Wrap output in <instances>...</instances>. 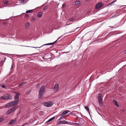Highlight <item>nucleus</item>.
<instances>
[{"label": "nucleus", "instance_id": "obj_1", "mask_svg": "<svg viewBox=\"0 0 126 126\" xmlns=\"http://www.w3.org/2000/svg\"><path fill=\"white\" fill-rule=\"evenodd\" d=\"M45 90V87L44 85H42L41 87L39 93L38 98H40L41 96L43 95V93L44 92Z\"/></svg>", "mask_w": 126, "mask_h": 126}, {"label": "nucleus", "instance_id": "obj_2", "mask_svg": "<svg viewBox=\"0 0 126 126\" xmlns=\"http://www.w3.org/2000/svg\"><path fill=\"white\" fill-rule=\"evenodd\" d=\"M19 101V100H17L11 102L7 104L6 105V106L7 107H8L15 105L18 103Z\"/></svg>", "mask_w": 126, "mask_h": 126}, {"label": "nucleus", "instance_id": "obj_3", "mask_svg": "<svg viewBox=\"0 0 126 126\" xmlns=\"http://www.w3.org/2000/svg\"><path fill=\"white\" fill-rule=\"evenodd\" d=\"M42 104L44 106L48 107H50L53 105V102L52 101H49L47 102H44Z\"/></svg>", "mask_w": 126, "mask_h": 126}, {"label": "nucleus", "instance_id": "obj_4", "mask_svg": "<svg viewBox=\"0 0 126 126\" xmlns=\"http://www.w3.org/2000/svg\"><path fill=\"white\" fill-rule=\"evenodd\" d=\"M98 98L99 101V103L101 107L102 106L103 103L102 101V95L101 94H99L98 95Z\"/></svg>", "mask_w": 126, "mask_h": 126}, {"label": "nucleus", "instance_id": "obj_5", "mask_svg": "<svg viewBox=\"0 0 126 126\" xmlns=\"http://www.w3.org/2000/svg\"><path fill=\"white\" fill-rule=\"evenodd\" d=\"M11 97V96L9 95H4L0 97V99L3 100H6L10 99Z\"/></svg>", "mask_w": 126, "mask_h": 126}, {"label": "nucleus", "instance_id": "obj_6", "mask_svg": "<svg viewBox=\"0 0 126 126\" xmlns=\"http://www.w3.org/2000/svg\"><path fill=\"white\" fill-rule=\"evenodd\" d=\"M62 36H60V37H59L58 39H57L55 41V42H53V43H48V44H44V45H43L42 46H41L40 47H37V48H40V47H41L43 46H45V45H53V44H54V43H55V42H56L59 39H60V38H61ZM33 47V48H36V47Z\"/></svg>", "mask_w": 126, "mask_h": 126}, {"label": "nucleus", "instance_id": "obj_7", "mask_svg": "<svg viewBox=\"0 0 126 126\" xmlns=\"http://www.w3.org/2000/svg\"><path fill=\"white\" fill-rule=\"evenodd\" d=\"M16 109V108L14 107H13L8 110L6 113V114H9L14 111Z\"/></svg>", "mask_w": 126, "mask_h": 126}, {"label": "nucleus", "instance_id": "obj_8", "mask_svg": "<svg viewBox=\"0 0 126 126\" xmlns=\"http://www.w3.org/2000/svg\"><path fill=\"white\" fill-rule=\"evenodd\" d=\"M79 123L80 124V126L84 124V123L85 121L82 118H79Z\"/></svg>", "mask_w": 126, "mask_h": 126}, {"label": "nucleus", "instance_id": "obj_9", "mask_svg": "<svg viewBox=\"0 0 126 126\" xmlns=\"http://www.w3.org/2000/svg\"><path fill=\"white\" fill-rule=\"evenodd\" d=\"M20 93H17L15 95V97L14 98V100H18L19 96L20 95Z\"/></svg>", "mask_w": 126, "mask_h": 126}, {"label": "nucleus", "instance_id": "obj_10", "mask_svg": "<svg viewBox=\"0 0 126 126\" xmlns=\"http://www.w3.org/2000/svg\"><path fill=\"white\" fill-rule=\"evenodd\" d=\"M101 3L100 2L98 3L95 6V8L96 9H99L101 6Z\"/></svg>", "mask_w": 126, "mask_h": 126}, {"label": "nucleus", "instance_id": "obj_11", "mask_svg": "<svg viewBox=\"0 0 126 126\" xmlns=\"http://www.w3.org/2000/svg\"><path fill=\"white\" fill-rule=\"evenodd\" d=\"M69 112V111L68 110H66L65 111H63L62 112H61L60 113V115H63V114H65Z\"/></svg>", "mask_w": 126, "mask_h": 126}, {"label": "nucleus", "instance_id": "obj_12", "mask_svg": "<svg viewBox=\"0 0 126 126\" xmlns=\"http://www.w3.org/2000/svg\"><path fill=\"white\" fill-rule=\"evenodd\" d=\"M67 123V122L65 120H63V121H59L58 123L59 124H65Z\"/></svg>", "mask_w": 126, "mask_h": 126}, {"label": "nucleus", "instance_id": "obj_13", "mask_svg": "<svg viewBox=\"0 0 126 126\" xmlns=\"http://www.w3.org/2000/svg\"><path fill=\"white\" fill-rule=\"evenodd\" d=\"M59 88V85L57 83L55 84L53 89L55 90H57Z\"/></svg>", "mask_w": 126, "mask_h": 126}, {"label": "nucleus", "instance_id": "obj_14", "mask_svg": "<svg viewBox=\"0 0 126 126\" xmlns=\"http://www.w3.org/2000/svg\"><path fill=\"white\" fill-rule=\"evenodd\" d=\"M80 4V1L78 0L75 2V4L77 6H79Z\"/></svg>", "mask_w": 126, "mask_h": 126}, {"label": "nucleus", "instance_id": "obj_15", "mask_svg": "<svg viewBox=\"0 0 126 126\" xmlns=\"http://www.w3.org/2000/svg\"><path fill=\"white\" fill-rule=\"evenodd\" d=\"M16 119H15L14 120H12L10 121L9 124L10 125H12L13 123H15L16 121Z\"/></svg>", "mask_w": 126, "mask_h": 126}, {"label": "nucleus", "instance_id": "obj_16", "mask_svg": "<svg viewBox=\"0 0 126 126\" xmlns=\"http://www.w3.org/2000/svg\"><path fill=\"white\" fill-rule=\"evenodd\" d=\"M55 117H53L52 118H51L49 119V120H48L46 122V123H48V122H50V121H52L54 119H55Z\"/></svg>", "mask_w": 126, "mask_h": 126}, {"label": "nucleus", "instance_id": "obj_17", "mask_svg": "<svg viewBox=\"0 0 126 126\" xmlns=\"http://www.w3.org/2000/svg\"><path fill=\"white\" fill-rule=\"evenodd\" d=\"M113 102L115 105L117 107H118L119 106V105L117 104V101L115 100H113Z\"/></svg>", "mask_w": 126, "mask_h": 126}, {"label": "nucleus", "instance_id": "obj_18", "mask_svg": "<svg viewBox=\"0 0 126 126\" xmlns=\"http://www.w3.org/2000/svg\"><path fill=\"white\" fill-rule=\"evenodd\" d=\"M30 23L29 22H28L25 25V28L26 29H28L29 27Z\"/></svg>", "mask_w": 126, "mask_h": 126}, {"label": "nucleus", "instance_id": "obj_19", "mask_svg": "<svg viewBox=\"0 0 126 126\" xmlns=\"http://www.w3.org/2000/svg\"><path fill=\"white\" fill-rule=\"evenodd\" d=\"M84 108L88 112H89V108L88 106H86Z\"/></svg>", "mask_w": 126, "mask_h": 126}, {"label": "nucleus", "instance_id": "obj_20", "mask_svg": "<svg viewBox=\"0 0 126 126\" xmlns=\"http://www.w3.org/2000/svg\"><path fill=\"white\" fill-rule=\"evenodd\" d=\"M25 83H26V82H22L19 84L18 86L21 87L24 85Z\"/></svg>", "mask_w": 126, "mask_h": 126}, {"label": "nucleus", "instance_id": "obj_21", "mask_svg": "<svg viewBox=\"0 0 126 126\" xmlns=\"http://www.w3.org/2000/svg\"><path fill=\"white\" fill-rule=\"evenodd\" d=\"M33 10H29L26 11V13H32V12Z\"/></svg>", "mask_w": 126, "mask_h": 126}, {"label": "nucleus", "instance_id": "obj_22", "mask_svg": "<svg viewBox=\"0 0 126 126\" xmlns=\"http://www.w3.org/2000/svg\"><path fill=\"white\" fill-rule=\"evenodd\" d=\"M3 3L4 4H7L8 3V1L7 0L3 1Z\"/></svg>", "mask_w": 126, "mask_h": 126}, {"label": "nucleus", "instance_id": "obj_23", "mask_svg": "<svg viewBox=\"0 0 126 126\" xmlns=\"http://www.w3.org/2000/svg\"><path fill=\"white\" fill-rule=\"evenodd\" d=\"M42 12H40L38 13L37 14V16H42Z\"/></svg>", "mask_w": 126, "mask_h": 126}, {"label": "nucleus", "instance_id": "obj_24", "mask_svg": "<svg viewBox=\"0 0 126 126\" xmlns=\"http://www.w3.org/2000/svg\"><path fill=\"white\" fill-rule=\"evenodd\" d=\"M75 126H80V124L79 123H75Z\"/></svg>", "mask_w": 126, "mask_h": 126}, {"label": "nucleus", "instance_id": "obj_25", "mask_svg": "<svg viewBox=\"0 0 126 126\" xmlns=\"http://www.w3.org/2000/svg\"><path fill=\"white\" fill-rule=\"evenodd\" d=\"M27 1V0H23L22 3H26Z\"/></svg>", "mask_w": 126, "mask_h": 126}, {"label": "nucleus", "instance_id": "obj_26", "mask_svg": "<svg viewBox=\"0 0 126 126\" xmlns=\"http://www.w3.org/2000/svg\"><path fill=\"white\" fill-rule=\"evenodd\" d=\"M1 87L3 88H5V86L3 84H2L1 85Z\"/></svg>", "mask_w": 126, "mask_h": 126}, {"label": "nucleus", "instance_id": "obj_27", "mask_svg": "<svg viewBox=\"0 0 126 126\" xmlns=\"http://www.w3.org/2000/svg\"><path fill=\"white\" fill-rule=\"evenodd\" d=\"M4 119L3 118H0V122L3 121Z\"/></svg>", "mask_w": 126, "mask_h": 126}, {"label": "nucleus", "instance_id": "obj_28", "mask_svg": "<svg viewBox=\"0 0 126 126\" xmlns=\"http://www.w3.org/2000/svg\"><path fill=\"white\" fill-rule=\"evenodd\" d=\"M63 116H62L60 117V118L59 119V120H61V119H63Z\"/></svg>", "mask_w": 126, "mask_h": 126}, {"label": "nucleus", "instance_id": "obj_29", "mask_svg": "<svg viewBox=\"0 0 126 126\" xmlns=\"http://www.w3.org/2000/svg\"><path fill=\"white\" fill-rule=\"evenodd\" d=\"M47 7L46 6L43 9L44 10H46L47 9Z\"/></svg>", "mask_w": 126, "mask_h": 126}, {"label": "nucleus", "instance_id": "obj_30", "mask_svg": "<svg viewBox=\"0 0 126 126\" xmlns=\"http://www.w3.org/2000/svg\"><path fill=\"white\" fill-rule=\"evenodd\" d=\"M65 6H66L64 4H63V6H62V7H63V8H64L65 7Z\"/></svg>", "mask_w": 126, "mask_h": 126}, {"label": "nucleus", "instance_id": "obj_31", "mask_svg": "<svg viewBox=\"0 0 126 126\" xmlns=\"http://www.w3.org/2000/svg\"><path fill=\"white\" fill-rule=\"evenodd\" d=\"M73 19L72 18H71L69 19V21H71L73 20Z\"/></svg>", "mask_w": 126, "mask_h": 126}, {"label": "nucleus", "instance_id": "obj_32", "mask_svg": "<svg viewBox=\"0 0 126 126\" xmlns=\"http://www.w3.org/2000/svg\"><path fill=\"white\" fill-rule=\"evenodd\" d=\"M32 20L34 21H35V19L34 18H32Z\"/></svg>", "mask_w": 126, "mask_h": 126}, {"label": "nucleus", "instance_id": "obj_33", "mask_svg": "<svg viewBox=\"0 0 126 126\" xmlns=\"http://www.w3.org/2000/svg\"><path fill=\"white\" fill-rule=\"evenodd\" d=\"M70 123L72 124L73 125H75V123Z\"/></svg>", "mask_w": 126, "mask_h": 126}, {"label": "nucleus", "instance_id": "obj_34", "mask_svg": "<svg viewBox=\"0 0 126 126\" xmlns=\"http://www.w3.org/2000/svg\"><path fill=\"white\" fill-rule=\"evenodd\" d=\"M116 0H115L114 1H113L112 2H111V4L113 3H114V2H116Z\"/></svg>", "mask_w": 126, "mask_h": 126}, {"label": "nucleus", "instance_id": "obj_35", "mask_svg": "<svg viewBox=\"0 0 126 126\" xmlns=\"http://www.w3.org/2000/svg\"><path fill=\"white\" fill-rule=\"evenodd\" d=\"M24 15H25V16H28V15L27 14H25V13L24 14Z\"/></svg>", "mask_w": 126, "mask_h": 126}, {"label": "nucleus", "instance_id": "obj_36", "mask_svg": "<svg viewBox=\"0 0 126 126\" xmlns=\"http://www.w3.org/2000/svg\"><path fill=\"white\" fill-rule=\"evenodd\" d=\"M79 118V117H78L76 119H75V120H78V118Z\"/></svg>", "mask_w": 126, "mask_h": 126}, {"label": "nucleus", "instance_id": "obj_37", "mask_svg": "<svg viewBox=\"0 0 126 126\" xmlns=\"http://www.w3.org/2000/svg\"><path fill=\"white\" fill-rule=\"evenodd\" d=\"M110 27L112 28H116V27H113L112 26H110Z\"/></svg>", "mask_w": 126, "mask_h": 126}, {"label": "nucleus", "instance_id": "obj_38", "mask_svg": "<svg viewBox=\"0 0 126 126\" xmlns=\"http://www.w3.org/2000/svg\"><path fill=\"white\" fill-rule=\"evenodd\" d=\"M19 0L21 1V2L22 3V1L23 0Z\"/></svg>", "mask_w": 126, "mask_h": 126}, {"label": "nucleus", "instance_id": "obj_39", "mask_svg": "<svg viewBox=\"0 0 126 126\" xmlns=\"http://www.w3.org/2000/svg\"><path fill=\"white\" fill-rule=\"evenodd\" d=\"M86 1H89L90 0H85Z\"/></svg>", "mask_w": 126, "mask_h": 126}, {"label": "nucleus", "instance_id": "obj_40", "mask_svg": "<svg viewBox=\"0 0 126 126\" xmlns=\"http://www.w3.org/2000/svg\"><path fill=\"white\" fill-rule=\"evenodd\" d=\"M79 28H80L79 27H78V28H76V29H79Z\"/></svg>", "mask_w": 126, "mask_h": 126}, {"label": "nucleus", "instance_id": "obj_41", "mask_svg": "<svg viewBox=\"0 0 126 126\" xmlns=\"http://www.w3.org/2000/svg\"><path fill=\"white\" fill-rule=\"evenodd\" d=\"M125 54H126V50H125Z\"/></svg>", "mask_w": 126, "mask_h": 126}, {"label": "nucleus", "instance_id": "obj_42", "mask_svg": "<svg viewBox=\"0 0 126 126\" xmlns=\"http://www.w3.org/2000/svg\"><path fill=\"white\" fill-rule=\"evenodd\" d=\"M6 23H4L3 24H5Z\"/></svg>", "mask_w": 126, "mask_h": 126}, {"label": "nucleus", "instance_id": "obj_43", "mask_svg": "<svg viewBox=\"0 0 126 126\" xmlns=\"http://www.w3.org/2000/svg\"><path fill=\"white\" fill-rule=\"evenodd\" d=\"M12 66L11 68V69H12Z\"/></svg>", "mask_w": 126, "mask_h": 126}, {"label": "nucleus", "instance_id": "obj_44", "mask_svg": "<svg viewBox=\"0 0 126 126\" xmlns=\"http://www.w3.org/2000/svg\"><path fill=\"white\" fill-rule=\"evenodd\" d=\"M25 46V47H28V46Z\"/></svg>", "mask_w": 126, "mask_h": 126}, {"label": "nucleus", "instance_id": "obj_45", "mask_svg": "<svg viewBox=\"0 0 126 126\" xmlns=\"http://www.w3.org/2000/svg\"><path fill=\"white\" fill-rule=\"evenodd\" d=\"M21 15H23V13H22V14H21Z\"/></svg>", "mask_w": 126, "mask_h": 126}, {"label": "nucleus", "instance_id": "obj_46", "mask_svg": "<svg viewBox=\"0 0 126 126\" xmlns=\"http://www.w3.org/2000/svg\"><path fill=\"white\" fill-rule=\"evenodd\" d=\"M20 15H17V16H20Z\"/></svg>", "mask_w": 126, "mask_h": 126}, {"label": "nucleus", "instance_id": "obj_47", "mask_svg": "<svg viewBox=\"0 0 126 126\" xmlns=\"http://www.w3.org/2000/svg\"><path fill=\"white\" fill-rule=\"evenodd\" d=\"M38 16V17H41V16Z\"/></svg>", "mask_w": 126, "mask_h": 126}]
</instances>
